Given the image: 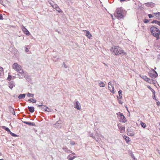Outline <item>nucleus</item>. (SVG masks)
Returning a JSON list of instances; mask_svg holds the SVG:
<instances>
[{
    "mask_svg": "<svg viewBox=\"0 0 160 160\" xmlns=\"http://www.w3.org/2000/svg\"><path fill=\"white\" fill-rule=\"evenodd\" d=\"M12 68L18 72L19 73L21 74L22 76H24L25 77L27 76V72H25L22 69L20 65L18 64L17 63H14L12 65Z\"/></svg>",
    "mask_w": 160,
    "mask_h": 160,
    "instance_id": "nucleus-1",
    "label": "nucleus"
},
{
    "mask_svg": "<svg viewBox=\"0 0 160 160\" xmlns=\"http://www.w3.org/2000/svg\"><path fill=\"white\" fill-rule=\"evenodd\" d=\"M150 32L153 36L157 38V40L159 39L160 30L154 26L152 27L150 29Z\"/></svg>",
    "mask_w": 160,
    "mask_h": 160,
    "instance_id": "nucleus-2",
    "label": "nucleus"
},
{
    "mask_svg": "<svg viewBox=\"0 0 160 160\" xmlns=\"http://www.w3.org/2000/svg\"><path fill=\"white\" fill-rule=\"evenodd\" d=\"M116 16L119 19H121L123 17V11L121 8H118L116 10Z\"/></svg>",
    "mask_w": 160,
    "mask_h": 160,
    "instance_id": "nucleus-3",
    "label": "nucleus"
},
{
    "mask_svg": "<svg viewBox=\"0 0 160 160\" xmlns=\"http://www.w3.org/2000/svg\"><path fill=\"white\" fill-rule=\"evenodd\" d=\"M112 82H110L108 83V88L111 92L114 94L115 93V92L114 91V87L113 86V83H112Z\"/></svg>",
    "mask_w": 160,
    "mask_h": 160,
    "instance_id": "nucleus-4",
    "label": "nucleus"
},
{
    "mask_svg": "<svg viewBox=\"0 0 160 160\" xmlns=\"http://www.w3.org/2000/svg\"><path fill=\"white\" fill-rule=\"evenodd\" d=\"M119 48V47L118 46H114L111 48L110 50L112 51L115 55H119V54L118 53V49Z\"/></svg>",
    "mask_w": 160,
    "mask_h": 160,
    "instance_id": "nucleus-5",
    "label": "nucleus"
},
{
    "mask_svg": "<svg viewBox=\"0 0 160 160\" xmlns=\"http://www.w3.org/2000/svg\"><path fill=\"white\" fill-rule=\"evenodd\" d=\"M117 115L119 116L120 117L121 121L124 123L125 122L127 121L126 119L125 116L123 115V113L119 112L118 113H117Z\"/></svg>",
    "mask_w": 160,
    "mask_h": 160,
    "instance_id": "nucleus-6",
    "label": "nucleus"
},
{
    "mask_svg": "<svg viewBox=\"0 0 160 160\" xmlns=\"http://www.w3.org/2000/svg\"><path fill=\"white\" fill-rule=\"evenodd\" d=\"M62 121L59 120L54 125V127L57 128H60L62 127Z\"/></svg>",
    "mask_w": 160,
    "mask_h": 160,
    "instance_id": "nucleus-7",
    "label": "nucleus"
},
{
    "mask_svg": "<svg viewBox=\"0 0 160 160\" xmlns=\"http://www.w3.org/2000/svg\"><path fill=\"white\" fill-rule=\"evenodd\" d=\"M154 73H152L151 72H148V74L149 76L151 78H157L158 76V73L155 71H154Z\"/></svg>",
    "mask_w": 160,
    "mask_h": 160,
    "instance_id": "nucleus-8",
    "label": "nucleus"
},
{
    "mask_svg": "<svg viewBox=\"0 0 160 160\" xmlns=\"http://www.w3.org/2000/svg\"><path fill=\"white\" fill-rule=\"evenodd\" d=\"M118 53L119 54V55L120 54L122 56L126 55H127V53L120 47L118 49Z\"/></svg>",
    "mask_w": 160,
    "mask_h": 160,
    "instance_id": "nucleus-9",
    "label": "nucleus"
},
{
    "mask_svg": "<svg viewBox=\"0 0 160 160\" xmlns=\"http://www.w3.org/2000/svg\"><path fill=\"white\" fill-rule=\"evenodd\" d=\"M15 86V84L14 81H11L9 82V87L11 89H12V88Z\"/></svg>",
    "mask_w": 160,
    "mask_h": 160,
    "instance_id": "nucleus-10",
    "label": "nucleus"
},
{
    "mask_svg": "<svg viewBox=\"0 0 160 160\" xmlns=\"http://www.w3.org/2000/svg\"><path fill=\"white\" fill-rule=\"evenodd\" d=\"M145 5L148 7L152 8L155 5V4L152 2H148L145 4Z\"/></svg>",
    "mask_w": 160,
    "mask_h": 160,
    "instance_id": "nucleus-11",
    "label": "nucleus"
},
{
    "mask_svg": "<svg viewBox=\"0 0 160 160\" xmlns=\"http://www.w3.org/2000/svg\"><path fill=\"white\" fill-rule=\"evenodd\" d=\"M24 123L27 124L31 126H35L36 125L34 122H29L22 121Z\"/></svg>",
    "mask_w": 160,
    "mask_h": 160,
    "instance_id": "nucleus-12",
    "label": "nucleus"
},
{
    "mask_svg": "<svg viewBox=\"0 0 160 160\" xmlns=\"http://www.w3.org/2000/svg\"><path fill=\"white\" fill-rule=\"evenodd\" d=\"M62 149L65 152L67 153H71V152H72V151L69 149H68V148L66 146L63 147Z\"/></svg>",
    "mask_w": 160,
    "mask_h": 160,
    "instance_id": "nucleus-13",
    "label": "nucleus"
},
{
    "mask_svg": "<svg viewBox=\"0 0 160 160\" xmlns=\"http://www.w3.org/2000/svg\"><path fill=\"white\" fill-rule=\"evenodd\" d=\"M75 108L78 110H80V104L78 101L76 102Z\"/></svg>",
    "mask_w": 160,
    "mask_h": 160,
    "instance_id": "nucleus-14",
    "label": "nucleus"
},
{
    "mask_svg": "<svg viewBox=\"0 0 160 160\" xmlns=\"http://www.w3.org/2000/svg\"><path fill=\"white\" fill-rule=\"evenodd\" d=\"M118 128L120 130L121 132H122V131H124V129H125V128L124 127L122 126L121 125L120 123L118 124Z\"/></svg>",
    "mask_w": 160,
    "mask_h": 160,
    "instance_id": "nucleus-15",
    "label": "nucleus"
},
{
    "mask_svg": "<svg viewBox=\"0 0 160 160\" xmlns=\"http://www.w3.org/2000/svg\"><path fill=\"white\" fill-rule=\"evenodd\" d=\"M38 107H40V108H41L43 111H46V107H47L45 105H44L42 104L39 105L38 106Z\"/></svg>",
    "mask_w": 160,
    "mask_h": 160,
    "instance_id": "nucleus-16",
    "label": "nucleus"
},
{
    "mask_svg": "<svg viewBox=\"0 0 160 160\" xmlns=\"http://www.w3.org/2000/svg\"><path fill=\"white\" fill-rule=\"evenodd\" d=\"M8 108L10 112H11L13 115H15V113L14 111V108H12L11 106H9Z\"/></svg>",
    "mask_w": 160,
    "mask_h": 160,
    "instance_id": "nucleus-17",
    "label": "nucleus"
},
{
    "mask_svg": "<svg viewBox=\"0 0 160 160\" xmlns=\"http://www.w3.org/2000/svg\"><path fill=\"white\" fill-rule=\"evenodd\" d=\"M86 36L88 37V38H90L92 37V34L90 33L88 31L86 30Z\"/></svg>",
    "mask_w": 160,
    "mask_h": 160,
    "instance_id": "nucleus-18",
    "label": "nucleus"
},
{
    "mask_svg": "<svg viewBox=\"0 0 160 160\" xmlns=\"http://www.w3.org/2000/svg\"><path fill=\"white\" fill-rule=\"evenodd\" d=\"M29 111L31 112H33L34 111V108L33 107H28Z\"/></svg>",
    "mask_w": 160,
    "mask_h": 160,
    "instance_id": "nucleus-19",
    "label": "nucleus"
},
{
    "mask_svg": "<svg viewBox=\"0 0 160 160\" xmlns=\"http://www.w3.org/2000/svg\"><path fill=\"white\" fill-rule=\"evenodd\" d=\"M88 135L90 136L91 137H92L93 139H95L97 142H98V138L95 137V136H93V134L91 132H89L88 133Z\"/></svg>",
    "mask_w": 160,
    "mask_h": 160,
    "instance_id": "nucleus-20",
    "label": "nucleus"
},
{
    "mask_svg": "<svg viewBox=\"0 0 160 160\" xmlns=\"http://www.w3.org/2000/svg\"><path fill=\"white\" fill-rule=\"evenodd\" d=\"M26 94H20L18 96L19 99H20L24 98H25Z\"/></svg>",
    "mask_w": 160,
    "mask_h": 160,
    "instance_id": "nucleus-21",
    "label": "nucleus"
},
{
    "mask_svg": "<svg viewBox=\"0 0 160 160\" xmlns=\"http://www.w3.org/2000/svg\"><path fill=\"white\" fill-rule=\"evenodd\" d=\"M140 77L145 81H147L148 80V78L146 76L142 75L140 76Z\"/></svg>",
    "mask_w": 160,
    "mask_h": 160,
    "instance_id": "nucleus-22",
    "label": "nucleus"
},
{
    "mask_svg": "<svg viewBox=\"0 0 160 160\" xmlns=\"http://www.w3.org/2000/svg\"><path fill=\"white\" fill-rule=\"evenodd\" d=\"M152 23H156L160 26V21L157 20H154L151 22Z\"/></svg>",
    "mask_w": 160,
    "mask_h": 160,
    "instance_id": "nucleus-23",
    "label": "nucleus"
},
{
    "mask_svg": "<svg viewBox=\"0 0 160 160\" xmlns=\"http://www.w3.org/2000/svg\"><path fill=\"white\" fill-rule=\"evenodd\" d=\"M71 154L68 155L67 157V159L68 160H72L76 158L75 156H73V157H70Z\"/></svg>",
    "mask_w": 160,
    "mask_h": 160,
    "instance_id": "nucleus-24",
    "label": "nucleus"
},
{
    "mask_svg": "<svg viewBox=\"0 0 160 160\" xmlns=\"http://www.w3.org/2000/svg\"><path fill=\"white\" fill-rule=\"evenodd\" d=\"M2 128L3 129H5L6 131L8 132L9 133L11 132L10 130L9 129V128H8L6 127L5 126H2Z\"/></svg>",
    "mask_w": 160,
    "mask_h": 160,
    "instance_id": "nucleus-25",
    "label": "nucleus"
},
{
    "mask_svg": "<svg viewBox=\"0 0 160 160\" xmlns=\"http://www.w3.org/2000/svg\"><path fill=\"white\" fill-rule=\"evenodd\" d=\"M123 138L125 140V141H126L127 143H128V142H129V138L128 136H124L123 137Z\"/></svg>",
    "mask_w": 160,
    "mask_h": 160,
    "instance_id": "nucleus-26",
    "label": "nucleus"
},
{
    "mask_svg": "<svg viewBox=\"0 0 160 160\" xmlns=\"http://www.w3.org/2000/svg\"><path fill=\"white\" fill-rule=\"evenodd\" d=\"M25 30L24 31V32L25 34L27 35H30V32L29 31L25 28H24Z\"/></svg>",
    "mask_w": 160,
    "mask_h": 160,
    "instance_id": "nucleus-27",
    "label": "nucleus"
},
{
    "mask_svg": "<svg viewBox=\"0 0 160 160\" xmlns=\"http://www.w3.org/2000/svg\"><path fill=\"white\" fill-rule=\"evenodd\" d=\"M118 94L119 96V99H122V91L121 90H120L118 92Z\"/></svg>",
    "mask_w": 160,
    "mask_h": 160,
    "instance_id": "nucleus-28",
    "label": "nucleus"
},
{
    "mask_svg": "<svg viewBox=\"0 0 160 160\" xmlns=\"http://www.w3.org/2000/svg\"><path fill=\"white\" fill-rule=\"evenodd\" d=\"M99 86L101 87H104L105 86V85L103 82L101 81L99 82Z\"/></svg>",
    "mask_w": 160,
    "mask_h": 160,
    "instance_id": "nucleus-29",
    "label": "nucleus"
},
{
    "mask_svg": "<svg viewBox=\"0 0 160 160\" xmlns=\"http://www.w3.org/2000/svg\"><path fill=\"white\" fill-rule=\"evenodd\" d=\"M28 101L33 103H36V100L33 98H30L28 100Z\"/></svg>",
    "mask_w": 160,
    "mask_h": 160,
    "instance_id": "nucleus-30",
    "label": "nucleus"
},
{
    "mask_svg": "<svg viewBox=\"0 0 160 160\" xmlns=\"http://www.w3.org/2000/svg\"><path fill=\"white\" fill-rule=\"evenodd\" d=\"M148 88H149L150 90H151V91H152V94H154V93L155 92V91L153 89H152L150 86H148Z\"/></svg>",
    "mask_w": 160,
    "mask_h": 160,
    "instance_id": "nucleus-31",
    "label": "nucleus"
},
{
    "mask_svg": "<svg viewBox=\"0 0 160 160\" xmlns=\"http://www.w3.org/2000/svg\"><path fill=\"white\" fill-rule=\"evenodd\" d=\"M141 125L142 127L145 128L146 127V124L142 122H141Z\"/></svg>",
    "mask_w": 160,
    "mask_h": 160,
    "instance_id": "nucleus-32",
    "label": "nucleus"
},
{
    "mask_svg": "<svg viewBox=\"0 0 160 160\" xmlns=\"http://www.w3.org/2000/svg\"><path fill=\"white\" fill-rule=\"evenodd\" d=\"M56 10L58 12L60 13L62 12V10L61 9H60V8H59V7H58L56 9Z\"/></svg>",
    "mask_w": 160,
    "mask_h": 160,
    "instance_id": "nucleus-33",
    "label": "nucleus"
},
{
    "mask_svg": "<svg viewBox=\"0 0 160 160\" xmlns=\"http://www.w3.org/2000/svg\"><path fill=\"white\" fill-rule=\"evenodd\" d=\"M33 96H34V95L33 94L28 93L27 94V96L28 97H33Z\"/></svg>",
    "mask_w": 160,
    "mask_h": 160,
    "instance_id": "nucleus-34",
    "label": "nucleus"
},
{
    "mask_svg": "<svg viewBox=\"0 0 160 160\" xmlns=\"http://www.w3.org/2000/svg\"><path fill=\"white\" fill-rule=\"evenodd\" d=\"M12 78V76L11 75H8V76L7 78V80L9 81H10Z\"/></svg>",
    "mask_w": 160,
    "mask_h": 160,
    "instance_id": "nucleus-35",
    "label": "nucleus"
},
{
    "mask_svg": "<svg viewBox=\"0 0 160 160\" xmlns=\"http://www.w3.org/2000/svg\"><path fill=\"white\" fill-rule=\"evenodd\" d=\"M45 108L46 109V111L48 112H51L52 110L51 109L48 108L47 107H46Z\"/></svg>",
    "mask_w": 160,
    "mask_h": 160,
    "instance_id": "nucleus-36",
    "label": "nucleus"
},
{
    "mask_svg": "<svg viewBox=\"0 0 160 160\" xmlns=\"http://www.w3.org/2000/svg\"><path fill=\"white\" fill-rule=\"evenodd\" d=\"M9 133L13 137H17V135L14 133L12 132L11 131L9 132Z\"/></svg>",
    "mask_w": 160,
    "mask_h": 160,
    "instance_id": "nucleus-37",
    "label": "nucleus"
},
{
    "mask_svg": "<svg viewBox=\"0 0 160 160\" xmlns=\"http://www.w3.org/2000/svg\"><path fill=\"white\" fill-rule=\"evenodd\" d=\"M127 133L128 135L130 136H133L134 135L133 133H132V132L131 133L130 132H127Z\"/></svg>",
    "mask_w": 160,
    "mask_h": 160,
    "instance_id": "nucleus-38",
    "label": "nucleus"
},
{
    "mask_svg": "<svg viewBox=\"0 0 160 160\" xmlns=\"http://www.w3.org/2000/svg\"><path fill=\"white\" fill-rule=\"evenodd\" d=\"M58 7V5L57 4H55L52 6V8L55 9H56Z\"/></svg>",
    "mask_w": 160,
    "mask_h": 160,
    "instance_id": "nucleus-39",
    "label": "nucleus"
},
{
    "mask_svg": "<svg viewBox=\"0 0 160 160\" xmlns=\"http://www.w3.org/2000/svg\"><path fill=\"white\" fill-rule=\"evenodd\" d=\"M147 81L150 83H151L153 81H154L152 79H151L148 78V80Z\"/></svg>",
    "mask_w": 160,
    "mask_h": 160,
    "instance_id": "nucleus-40",
    "label": "nucleus"
},
{
    "mask_svg": "<svg viewBox=\"0 0 160 160\" xmlns=\"http://www.w3.org/2000/svg\"><path fill=\"white\" fill-rule=\"evenodd\" d=\"M152 98L153 99L155 100L156 101H158V100L157 99H156V98L155 92L154 93V94H153Z\"/></svg>",
    "mask_w": 160,
    "mask_h": 160,
    "instance_id": "nucleus-41",
    "label": "nucleus"
},
{
    "mask_svg": "<svg viewBox=\"0 0 160 160\" xmlns=\"http://www.w3.org/2000/svg\"><path fill=\"white\" fill-rule=\"evenodd\" d=\"M70 144L71 145H74L75 144V142L71 141H70Z\"/></svg>",
    "mask_w": 160,
    "mask_h": 160,
    "instance_id": "nucleus-42",
    "label": "nucleus"
},
{
    "mask_svg": "<svg viewBox=\"0 0 160 160\" xmlns=\"http://www.w3.org/2000/svg\"><path fill=\"white\" fill-rule=\"evenodd\" d=\"M149 21H150L149 20H148L146 19H144L143 20V22L145 23H147Z\"/></svg>",
    "mask_w": 160,
    "mask_h": 160,
    "instance_id": "nucleus-43",
    "label": "nucleus"
},
{
    "mask_svg": "<svg viewBox=\"0 0 160 160\" xmlns=\"http://www.w3.org/2000/svg\"><path fill=\"white\" fill-rule=\"evenodd\" d=\"M130 156H131V157L132 158H133V159H135L133 154L132 152L130 153Z\"/></svg>",
    "mask_w": 160,
    "mask_h": 160,
    "instance_id": "nucleus-44",
    "label": "nucleus"
},
{
    "mask_svg": "<svg viewBox=\"0 0 160 160\" xmlns=\"http://www.w3.org/2000/svg\"><path fill=\"white\" fill-rule=\"evenodd\" d=\"M156 101H157L156 103H157V105L158 106H160V102H159V101H158V100Z\"/></svg>",
    "mask_w": 160,
    "mask_h": 160,
    "instance_id": "nucleus-45",
    "label": "nucleus"
},
{
    "mask_svg": "<svg viewBox=\"0 0 160 160\" xmlns=\"http://www.w3.org/2000/svg\"><path fill=\"white\" fill-rule=\"evenodd\" d=\"M148 16L150 18H152V17H153V16L151 14H148Z\"/></svg>",
    "mask_w": 160,
    "mask_h": 160,
    "instance_id": "nucleus-46",
    "label": "nucleus"
},
{
    "mask_svg": "<svg viewBox=\"0 0 160 160\" xmlns=\"http://www.w3.org/2000/svg\"><path fill=\"white\" fill-rule=\"evenodd\" d=\"M17 75L19 78H22V75H21L19 74H17ZM22 76L23 77V76Z\"/></svg>",
    "mask_w": 160,
    "mask_h": 160,
    "instance_id": "nucleus-47",
    "label": "nucleus"
},
{
    "mask_svg": "<svg viewBox=\"0 0 160 160\" xmlns=\"http://www.w3.org/2000/svg\"><path fill=\"white\" fill-rule=\"evenodd\" d=\"M49 4L52 7V6L54 4L53 2H49Z\"/></svg>",
    "mask_w": 160,
    "mask_h": 160,
    "instance_id": "nucleus-48",
    "label": "nucleus"
},
{
    "mask_svg": "<svg viewBox=\"0 0 160 160\" xmlns=\"http://www.w3.org/2000/svg\"><path fill=\"white\" fill-rule=\"evenodd\" d=\"M3 19V17L1 14H0V20H2Z\"/></svg>",
    "mask_w": 160,
    "mask_h": 160,
    "instance_id": "nucleus-49",
    "label": "nucleus"
},
{
    "mask_svg": "<svg viewBox=\"0 0 160 160\" xmlns=\"http://www.w3.org/2000/svg\"><path fill=\"white\" fill-rule=\"evenodd\" d=\"M25 51H26V52H28L29 51L28 48H25Z\"/></svg>",
    "mask_w": 160,
    "mask_h": 160,
    "instance_id": "nucleus-50",
    "label": "nucleus"
},
{
    "mask_svg": "<svg viewBox=\"0 0 160 160\" xmlns=\"http://www.w3.org/2000/svg\"><path fill=\"white\" fill-rule=\"evenodd\" d=\"M26 75H27L26 76L25 78H26L27 79H28L29 78V76L28 75L27 73Z\"/></svg>",
    "mask_w": 160,
    "mask_h": 160,
    "instance_id": "nucleus-51",
    "label": "nucleus"
},
{
    "mask_svg": "<svg viewBox=\"0 0 160 160\" xmlns=\"http://www.w3.org/2000/svg\"><path fill=\"white\" fill-rule=\"evenodd\" d=\"M3 68L2 67H0V71H3Z\"/></svg>",
    "mask_w": 160,
    "mask_h": 160,
    "instance_id": "nucleus-52",
    "label": "nucleus"
},
{
    "mask_svg": "<svg viewBox=\"0 0 160 160\" xmlns=\"http://www.w3.org/2000/svg\"><path fill=\"white\" fill-rule=\"evenodd\" d=\"M130 132V129L129 128H128L127 130V132Z\"/></svg>",
    "mask_w": 160,
    "mask_h": 160,
    "instance_id": "nucleus-53",
    "label": "nucleus"
},
{
    "mask_svg": "<svg viewBox=\"0 0 160 160\" xmlns=\"http://www.w3.org/2000/svg\"><path fill=\"white\" fill-rule=\"evenodd\" d=\"M127 0H120V2H122L126 1Z\"/></svg>",
    "mask_w": 160,
    "mask_h": 160,
    "instance_id": "nucleus-54",
    "label": "nucleus"
},
{
    "mask_svg": "<svg viewBox=\"0 0 160 160\" xmlns=\"http://www.w3.org/2000/svg\"><path fill=\"white\" fill-rule=\"evenodd\" d=\"M63 64L64 65V67L65 68H67V67H66V65L65 64V63L64 62L63 63Z\"/></svg>",
    "mask_w": 160,
    "mask_h": 160,
    "instance_id": "nucleus-55",
    "label": "nucleus"
},
{
    "mask_svg": "<svg viewBox=\"0 0 160 160\" xmlns=\"http://www.w3.org/2000/svg\"><path fill=\"white\" fill-rule=\"evenodd\" d=\"M70 153L72 154H73V155H75V153L72 152H71Z\"/></svg>",
    "mask_w": 160,
    "mask_h": 160,
    "instance_id": "nucleus-56",
    "label": "nucleus"
},
{
    "mask_svg": "<svg viewBox=\"0 0 160 160\" xmlns=\"http://www.w3.org/2000/svg\"><path fill=\"white\" fill-rule=\"evenodd\" d=\"M119 103L121 104H122V102L120 101H119Z\"/></svg>",
    "mask_w": 160,
    "mask_h": 160,
    "instance_id": "nucleus-57",
    "label": "nucleus"
},
{
    "mask_svg": "<svg viewBox=\"0 0 160 160\" xmlns=\"http://www.w3.org/2000/svg\"><path fill=\"white\" fill-rule=\"evenodd\" d=\"M158 152L159 154H160V151L159 150H158Z\"/></svg>",
    "mask_w": 160,
    "mask_h": 160,
    "instance_id": "nucleus-58",
    "label": "nucleus"
},
{
    "mask_svg": "<svg viewBox=\"0 0 160 160\" xmlns=\"http://www.w3.org/2000/svg\"><path fill=\"white\" fill-rule=\"evenodd\" d=\"M152 70L153 71V72H154V71H155L153 69H152Z\"/></svg>",
    "mask_w": 160,
    "mask_h": 160,
    "instance_id": "nucleus-59",
    "label": "nucleus"
},
{
    "mask_svg": "<svg viewBox=\"0 0 160 160\" xmlns=\"http://www.w3.org/2000/svg\"><path fill=\"white\" fill-rule=\"evenodd\" d=\"M2 155V153L0 152V156Z\"/></svg>",
    "mask_w": 160,
    "mask_h": 160,
    "instance_id": "nucleus-60",
    "label": "nucleus"
},
{
    "mask_svg": "<svg viewBox=\"0 0 160 160\" xmlns=\"http://www.w3.org/2000/svg\"><path fill=\"white\" fill-rule=\"evenodd\" d=\"M154 82H155V81H154ZM152 82L153 83L155 84V82H154V81H153V82Z\"/></svg>",
    "mask_w": 160,
    "mask_h": 160,
    "instance_id": "nucleus-61",
    "label": "nucleus"
},
{
    "mask_svg": "<svg viewBox=\"0 0 160 160\" xmlns=\"http://www.w3.org/2000/svg\"><path fill=\"white\" fill-rule=\"evenodd\" d=\"M15 78V77L13 76L12 79H13V78Z\"/></svg>",
    "mask_w": 160,
    "mask_h": 160,
    "instance_id": "nucleus-62",
    "label": "nucleus"
},
{
    "mask_svg": "<svg viewBox=\"0 0 160 160\" xmlns=\"http://www.w3.org/2000/svg\"><path fill=\"white\" fill-rule=\"evenodd\" d=\"M126 108H127V110L129 112V111H128V107H126Z\"/></svg>",
    "mask_w": 160,
    "mask_h": 160,
    "instance_id": "nucleus-63",
    "label": "nucleus"
},
{
    "mask_svg": "<svg viewBox=\"0 0 160 160\" xmlns=\"http://www.w3.org/2000/svg\"><path fill=\"white\" fill-rule=\"evenodd\" d=\"M0 160H4L2 159H0Z\"/></svg>",
    "mask_w": 160,
    "mask_h": 160,
    "instance_id": "nucleus-64",
    "label": "nucleus"
}]
</instances>
